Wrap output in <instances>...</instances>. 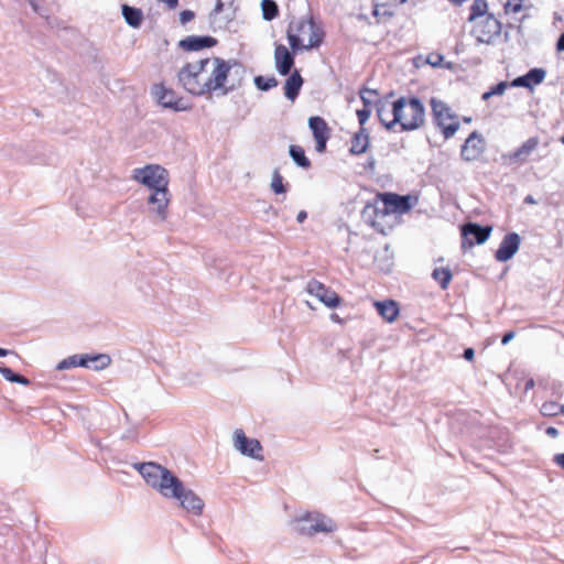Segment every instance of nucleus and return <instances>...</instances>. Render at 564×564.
Returning <instances> with one entry per match:
<instances>
[{
    "label": "nucleus",
    "instance_id": "1",
    "mask_svg": "<svg viewBox=\"0 0 564 564\" xmlns=\"http://www.w3.org/2000/svg\"><path fill=\"white\" fill-rule=\"evenodd\" d=\"M232 68H237L236 73H243L242 65L237 61H225L220 57L203 58L185 64L178 70L177 78L183 88L194 96L212 95L217 90L227 95L237 88L236 84L227 85Z\"/></svg>",
    "mask_w": 564,
    "mask_h": 564
},
{
    "label": "nucleus",
    "instance_id": "2",
    "mask_svg": "<svg viewBox=\"0 0 564 564\" xmlns=\"http://www.w3.org/2000/svg\"><path fill=\"white\" fill-rule=\"evenodd\" d=\"M392 119L387 129L392 130L397 124L400 131H414L425 122V107L417 97H400L392 104Z\"/></svg>",
    "mask_w": 564,
    "mask_h": 564
},
{
    "label": "nucleus",
    "instance_id": "3",
    "mask_svg": "<svg viewBox=\"0 0 564 564\" xmlns=\"http://www.w3.org/2000/svg\"><path fill=\"white\" fill-rule=\"evenodd\" d=\"M133 467L149 486L156 489L165 498L176 496L182 488V481L169 469L156 463H138Z\"/></svg>",
    "mask_w": 564,
    "mask_h": 564
},
{
    "label": "nucleus",
    "instance_id": "4",
    "mask_svg": "<svg viewBox=\"0 0 564 564\" xmlns=\"http://www.w3.org/2000/svg\"><path fill=\"white\" fill-rule=\"evenodd\" d=\"M430 105L434 123L442 129L445 139L452 138L459 129V122L456 120L457 116L443 100L433 97Z\"/></svg>",
    "mask_w": 564,
    "mask_h": 564
},
{
    "label": "nucleus",
    "instance_id": "5",
    "mask_svg": "<svg viewBox=\"0 0 564 564\" xmlns=\"http://www.w3.org/2000/svg\"><path fill=\"white\" fill-rule=\"evenodd\" d=\"M390 216L384 198L380 194L372 202H368L361 210V219L378 232L384 234L383 219Z\"/></svg>",
    "mask_w": 564,
    "mask_h": 564
},
{
    "label": "nucleus",
    "instance_id": "6",
    "mask_svg": "<svg viewBox=\"0 0 564 564\" xmlns=\"http://www.w3.org/2000/svg\"><path fill=\"white\" fill-rule=\"evenodd\" d=\"M133 178L154 191L156 188L167 187V171L160 165H147L133 170Z\"/></svg>",
    "mask_w": 564,
    "mask_h": 564
},
{
    "label": "nucleus",
    "instance_id": "7",
    "mask_svg": "<svg viewBox=\"0 0 564 564\" xmlns=\"http://www.w3.org/2000/svg\"><path fill=\"white\" fill-rule=\"evenodd\" d=\"M336 529L335 523L327 517L316 514L307 516L297 521L296 530L306 535H314L318 532H333Z\"/></svg>",
    "mask_w": 564,
    "mask_h": 564
},
{
    "label": "nucleus",
    "instance_id": "8",
    "mask_svg": "<svg viewBox=\"0 0 564 564\" xmlns=\"http://www.w3.org/2000/svg\"><path fill=\"white\" fill-rule=\"evenodd\" d=\"M474 34L478 42L491 44L501 34V22L492 14H487L482 20L476 22Z\"/></svg>",
    "mask_w": 564,
    "mask_h": 564
},
{
    "label": "nucleus",
    "instance_id": "9",
    "mask_svg": "<svg viewBox=\"0 0 564 564\" xmlns=\"http://www.w3.org/2000/svg\"><path fill=\"white\" fill-rule=\"evenodd\" d=\"M492 228L476 223H467L462 226V247L471 248L475 243L481 245L490 237Z\"/></svg>",
    "mask_w": 564,
    "mask_h": 564
},
{
    "label": "nucleus",
    "instance_id": "10",
    "mask_svg": "<svg viewBox=\"0 0 564 564\" xmlns=\"http://www.w3.org/2000/svg\"><path fill=\"white\" fill-rule=\"evenodd\" d=\"M306 292L315 296L319 302L329 308H335L341 304V297L317 280H311L306 284Z\"/></svg>",
    "mask_w": 564,
    "mask_h": 564
},
{
    "label": "nucleus",
    "instance_id": "11",
    "mask_svg": "<svg viewBox=\"0 0 564 564\" xmlns=\"http://www.w3.org/2000/svg\"><path fill=\"white\" fill-rule=\"evenodd\" d=\"M152 94L156 101L164 108L173 109L174 111H185L189 107L184 104L183 98L178 97L175 91L167 89L164 85H154Z\"/></svg>",
    "mask_w": 564,
    "mask_h": 564
},
{
    "label": "nucleus",
    "instance_id": "12",
    "mask_svg": "<svg viewBox=\"0 0 564 564\" xmlns=\"http://www.w3.org/2000/svg\"><path fill=\"white\" fill-rule=\"evenodd\" d=\"M540 139L538 137H531L514 151L503 154L502 159L510 165H522L529 161L530 156L538 149Z\"/></svg>",
    "mask_w": 564,
    "mask_h": 564
},
{
    "label": "nucleus",
    "instance_id": "13",
    "mask_svg": "<svg viewBox=\"0 0 564 564\" xmlns=\"http://www.w3.org/2000/svg\"><path fill=\"white\" fill-rule=\"evenodd\" d=\"M235 447L245 456L263 460L262 445L256 438H248L242 430L235 431Z\"/></svg>",
    "mask_w": 564,
    "mask_h": 564
},
{
    "label": "nucleus",
    "instance_id": "14",
    "mask_svg": "<svg viewBox=\"0 0 564 564\" xmlns=\"http://www.w3.org/2000/svg\"><path fill=\"white\" fill-rule=\"evenodd\" d=\"M312 29H314L313 21H306L304 19L293 20L289 23L286 36L293 52L304 50V43L300 34H304Z\"/></svg>",
    "mask_w": 564,
    "mask_h": 564
},
{
    "label": "nucleus",
    "instance_id": "15",
    "mask_svg": "<svg viewBox=\"0 0 564 564\" xmlns=\"http://www.w3.org/2000/svg\"><path fill=\"white\" fill-rule=\"evenodd\" d=\"M485 139L478 131H473L460 149V156L466 162L477 160L485 151Z\"/></svg>",
    "mask_w": 564,
    "mask_h": 564
},
{
    "label": "nucleus",
    "instance_id": "16",
    "mask_svg": "<svg viewBox=\"0 0 564 564\" xmlns=\"http://www.w3.org/2000/svg\"><path fill=\"white\" fill-rule=\"evenodd\" d=\"M169 499H176L180 506L188 512L198 516L203 512L204 501L193 490L185 488L182 482V488L176 496H167Z\"/></svg>",
    "mask_w": 564,
    "mask_h": 564
},
{
    "label": "nucleus",
    "instance_id": "17",
    "mask_svg": "<svg viewBox=\"0 0 564 564\" xmlns=\"http://www.w3.org/2000/svg\"><path fill=\"white\" fill-rule=\"evenodd\" d=\"M170 203V192L167 187L156 188L152 191L148 198V204L152 206L150 212L154 214L159 220L163 221L167 217V206Z\"/></svg>",
    "mask_w": 564,
    "mask_h": 564
},
{
    "label": "nucleus",
    "instance_id": "18",
    "mask_svg": "<svg viewBox=\"0 0 564 564\" xmlns=\"http://www.w3.org/2000/svg\"><path fill=\"white\" fill-rule=\"evenodd\" d=\"M520 236L517 232L507 234L495 253V258L500 262H506L510 260L519 250L520 247Z\"/></svg>",
    "mask_w": 564,
    "mask_h": 564
},
{
    "label": "nucleus",
    "instance_id": "19",
    "mask_svg": "<svg viewBox=\"0 0 564 564\" xmlns=\"http://www.w3.org/2000/svg\"><path fill=\"white\" fill-rule=\"evenodd\" d=\"M217 43V39L209 35H189L181 40L178 46L186 52H197L203 48H212Z\"/></svg>",
    "mask_w": 564,
    "mask_h": 564
},
{
    "label": "nucleus",
    "instance_id": "20",
    "mask_svg": "<svg viewBox=\"0 0 564 564\" xmlns=\"http://www.w3.org/2000/svg\"><path fill=\"white\" fill-rule=\"evenodd\" d=\"M294 53L286 48L282 44H278L274 50L275 68L280 75L286 76L291 74V69L294 66Z\"/></svg>",
    "mask_w": 564,
    "mask_h": 564
},
{
    "label": "nucleus",
    "instance_id": "21",
    "mask_svg": "<svg viewBox=\"0 0 564 564\" xmlns=\"http://www.w3.org/2000/svg\"><path fill=\"white\" fill-rule=\"evenodd\" d=\"M380 197L384 198L386 204L389 208L390 215L392 213H406L409 212L413 204L412 197L410 195H398L393 193H383L380 194Z\"/></svg>",
    "mask_w": 564,
    "mask_h": 564
},
{
    "label": "nucleus",
    "instance_id": "22",
    "mask_svg": "<svg viewBox=\"0 0 564 564\" xmlns=\"http://www.w3.org/2000/svg\"><path fill=\"white\" fill-rule=\"evenodd\" d=\"M289 78L285 80L284 85V95L291 101H294L300 94V90L303 86V78L297 69H294L291 74H289Z\"/></svg>",
    "mask_w": 564,
    "mask_h": 564
},
{
    "label": "nucleus",
    "instance_id": "23",
    "mask_svg": "<svg viewBox=\"0 0 564 564\" xmlns=\"http://www.w3.org/2000/svg\"><path fill=\"white\" fill-rule=\"evenodd\" d=\"M369 147V133L365 127H360L351 138V147L349 152L354 155H360L367 151Z\"/></svg>",
    "mask_w": 564,
    "mask_h": 564
},
{
    "label": "nucleus",
    "instance_id": "24",
    "mask_svg": "<svg viewBox=\"0 0 564 564\" xmlns=\"http://www.w3.org/2000/svg\"><path fill=\"white\" fill-rule=\"evenodd\" d=\"M375 306L378 314L387 322H393L399 315L398 304L392 300L376 302Z\"/></svg>",
    "mask_w": 564,
    "mask_h": 564
},
{
    "label": "nucleus",
    "instance_id": "25",
    "mask_svg": "<svg viewBox=\"0 0 564 564\" xmlns=\"http://www.w3.org/2000/svg\"><path fill=\"white\" fill-rule=\"evenodd\" d=\"M308 127L312 130L314 139L329 138V128L322 117H311L308 119Z\"/></svg>",
    "mask_w": 564,
    "mask_h": 564
},
{
    "label": "nucleus",
    "instance_id": "26",
    "mask_svg": "<svg viewBox=\"0 0 564 564\" xmlns=\"http://www.w3.org/2000/svg\"><path fill=\"white\" fill-rule=\"evenodd\" d=\"M88 360L89 359H88L87 354L73 355V356H69V357L63 359L62 361H59L56 368H57V370H66V369H70L74 367L87 368V366H90L88 364Z\"/></svg>",
    "mask_w": 564,
    "mask_h": 564
},
{
    "label": "nucleus",
    "instance_id": "27",
    "mask_svg": "<svg viewBox=\"0 0 564 564\" xmlns=\"http://www.w3.org/2000/svg\"><path fill=\"white\" fill-rule=\"evenodd\" d=\"M122 15L128 25L132 28H139L142 23L143 13L141 9L130 7L128 4L122 6Z\"/></svg>",
    "mask_w": 564,
    "mask_h": 564
},
{
    "label": "nucleus",
    "instance_id": "28",
    "mask_svg": "<svg viewBox=\"0 0 564 564\" xmlns=\"http://www.w3.org/2000/svg\"><path fill=\"white\" fill-rule=\"evenodd\" d=\"M289 153L297 166L302 169H308L311 166V161L305 155V151L302 147L293 144L290 147Z\"/></svg>",
    "mask_w": 564,
    "mask_h": 564
},
{
    "label": "nucleus",
    "instance_id": "29",
    "mask_svg": "<svg viewBox=\"0 0 564 564\" xmlns=\"http://www.w3.org/2000/svg\"><path fill=\"white\" fill-rule=\"evenodd\" d=\"M432 278L438 283L442 290H446L452 281L453 274L449 268H435Z\"/></svg>",
    "mask_w": 564,
    "mask_h": 564
},
{
    "label": "nucleus",
    "instance_id": "30",
    "mask_svg": "<svg viewBox=\"0 0 564 564\" xmlns=\"http://www.w3.org/2000/svg\"><path fill=\"white\" fill-rule=\"evenodd\" d=\"M88 359L90 366H87V368L96 371L104 370L111 364V358L107 354L88 355Z\"/></svg>",
    "mask_w": 564,
    "mask_h": 564
},
{
    "label": "nucleus",
    "instance_id": "31",
    "mask_svg": "<svg viewBox=\"0 0 564 564\" xmlns=\"http://www.w3.org/2000/svg\"><path fill=\"white\" fill-rule=\"evenodd\" d=\"M0 373L3 376V378L10 382H14V383H19V384H22V386H29L30 384V380L22 376V375H19V373H15L12 371V369L6 367V366H0Z\"/></svg>",
    "mask_w": 564,
    "mask_h": 564
},
{
    "label": "nucleus",
    "instance_id": "32",
    "mask_svg": "<svg viewBox=\"0 0 564 564\" xmlns=\"http://www.w3.org/2000/svg\"><path fill=\"white\" fill-rule=\"evenodd\" d=\"M262 15L267 21H271L279 14V7L274 0H262L261 2Z\"/></svg>",
    "mask_w": 564,
    "mask_h": 564
},
{
    "label": "nucleus",
    "instance_id": "33",
    "mask_svg": "<svg viewBox=\"0 0 564 564\" xmlns=\"http://www.w3.org/2000/svg\"><path fill=\"white\" fill-rule=\"evenodd\" d=\"M488 9L486 0H475L470 7V14L468 21H475L478 18H485Z\"/></svg>",
    "mask_w": 564,
    "mask_h": 564
},
{
    "label": "nucleus",
    "instance_id": "34",
    "mask_svg": "<svg viewBox=\"0 0 564 564\" xmlns=\"http://www.w3.org/2000/svg\"><path fill=\"white\" fill-rule=\"evenodd\" d=\"M525 75L527 82L530 84V89L533 88L534 85L541 84L545 76L546 72L543 68L535 67L531 68Z\"/></svg>",
    "mask_w": 564,
    "mask_h": 564
},
{
    "label": "nucleus",
    "instance_id": "35",
    "mask_svg": "<svg viewBox=\"0 0 564 564\" xmlns=\"http://www.w3.org/2000/svg\"><path fill=\"white\" fill-rule=\"evenodd\" d=\"M254 85L259 90L268 91L271 88L278 86V80L275 77H264V76H256L254 77Z\"/></svg>",
    "mask_w": 564,
    "mask_h": 564
},
{
    "label": "nucleus",
    "instance_id": "36",
    "mask_svg": "<svg viewBox=\"0 0 564 564\" xmlns=\"http://www.w3.org/2000/svg\"><path fill=\"white\" fill-rule=\"evenodd\" d=\"M541 413L544 416H554L563 413L562 404L554 401L544 402L541 406Z\"/></svg>",
    "mask_w": 564,
    "mask_h": 564
},
{
    "label": "nucleus",
    "instance_id": "37",
    "mask_svg": "<svg viewBox=\"0 0 564 564\" xmlns=\"http://www.w3.org/2000/svg\"><path fill=\"white\" fill-rule=\"evenodd\" d=\"M271 189L275 194H283L286 192V185L283 183V176L280 174L278 170L273 172Z\"/></svg>",
    "mask_w": 564,
    "mask_h": 564
},
{
    "label": "nucleus",
    "instance_id": "38",
    "mask_svg": "<svg viewBox=\"0 0 564 564\" xmlns=\"http://www.w3.org/2000/svg\"><path fill=\"white\" fill-rule=\"evenodd\" d=\"M31 6L32 10L37 13L41 18H48L51 10L45 4L44 0H26Z\"/></svg>",
    "mask_w": 564,
    "mask_h": 564
},
{
    "label": "nucleus",
    "instance_id": "39",
    "mask_svg": "<svg viewBox=\"0 0 564 564\" xmlns=\"http://www.w3.org/2000/svg\"><path fill=\"white\" fill-rule=\"evenodd\" d=\"M375 106L379 121L387 128V123L390 121L388 120V116L391 110H389L387 104L381 100H378Z\"/></svg>",
    "mask_w": 564,
    "mask_h": 564
},
{
    "label": "nucleus",
    "instance_id": "40",
    "mask_svg": "<svg viewBox=\"0 0 564 564\" xmlns=\"http://www.w3.org/2000/svg\"><path fill=\"white\" fill-rule=\"evenodd\" d=\"M310 32V39L308 43L304 44V50L317 47L322 43V34L318 32V30L314 26V29L308 30Z\"/></svg>",
    "mask_w": 564,
    "mask_h": 564
},
{
    "label": "nucleus",
    "instance_id": "41",
    "mask_svg": "<svg viewBox=\"0 0 564 564\" xmlns=\"http://www.w3.org/2000/svg\"><path fill=\"white\" fill-rule=\"evenodd\" d=\"M371 96L377 97L378 91L376 89H370V88H364L360 91V99L364 104V107H371V104H372V101L370 99Z\"/></svg>",
    "mask_w": 564,
    "mask_h": 564
},
{
    "label": "nucleus",
    "instance_id": "42",
    "mask_svg": "<svg viewBox=\"0 0 564 564\" xmlns=\"http://www.w3.org/2000/svg\"><path fill=\"white\" fill-rule=\"evenodd\" d=\"M224 10V2L221 0H217L216 3H215V7L213 9V11L209 13V21H210V26L213 29V31H216V28L214 26V23H215V19L216 17Z\"/></svg>",
    "mask_w": 564,
    "mask_h": 564
},
{
    "label": "nucleus",
    "instance_id": "43",
    "mask_svg": "<svg viewBox=\"0 0 564 564\" xmlns=\"http://www.w3.org/2000/svg\"><path fill=\"white\" fill-rule=\"evenodd\" d=\"M522 0H508V2L505 4V11L506 12H513L518 13L522 10Z\"/></svg>",
    "mask_w": 564,
    "mask_h": 564
},
{
    "label": "nucleus",
    "instance_id": "44",
    "mask_svg": "<svg viewBox=\"0 0 564 564\" xmlns=\"http://www.w3.org/2000/svg\"><path fill=\"white\" fill-rule=\"evenodd\" d=\"M371 107H364L362 109L357 110V117L360 127H364L367 120L369 119L371 115Z\"/></svg>",
    "mask_w": 564,
    "mask_h": 564
},
{
    "label": "nucleus",
    "instance_id": "45",
    "mask_svg": "<svg viewBox=\"0 0 564 564\" xmlns=\"http://www.w3.org/2000/svg\"><path fill=\"white\" fill-rule=\"evenodd\" d=\"M507 87H508L507 82H500L497 85H495L494 87H491L490 90H491V94H494V96H500L506 91Z\"/></svg>",
    "mask_w": 564,
    "mask_h": 564
},
{
    "label": "nucleus",
    "instance_id": "46",
    "mask_svg": "<svg viewBox=\"0 0 564 564\" xmlns=\"http://www.w3.org/2000/svg\"><path fill=\"white\" fill-rule=\"evenodd\" d=\"M512 87H523L530 89V84L527 82L525 75L519 76L511 82Z\"/></svg>",
    "mask_w": 564,
    "mask_h": 564
},
{
    "label": "nucleus",
    "instance_id": "47",
    "mask_svg": "<svg viewBox=\"0 0 564 564\" xmlns=\"http://www.w3.org/2000/svg\"><path fill=\"white\" fill-rule=\"evenodd\" d=\"M195 18V13L192 10H183L180 13V21L182 24H186Z\"/></svg>",
    "mask_w": 564,
    "mask_h": 564
},
{
    "label": "nucleus",
    "instance_id": "48",
    "mask_svg": "<svg viewBox=\"0 0 564 564\" xmlns=\"http://www.w3.org/2000/svg\"><path fill=\"white\" fill-rule=\"evenodd\" d=\"M329 138H319V139H315V142H316V151L318 153H323L325 152L326 150V143L328 141Z\"/></svg>",
    "mask_w": 564,
    "mask_h": 564
},
{
    "label": "nucleus",
    "instance_id": "49",
    "mask_svg": "<svg viewBox=\"0 0 564 564\" xmlns=\"http://www.w3.org/2000/svg\"><path fill=\"white\" fill-rule=\"evenodd\" d=\"M443 61V56L440 55V54H431L429 57H427V63L433 65V66H438L441 65Z\"/></svg>",
    "mask_w": 564,
    "mask_h": 564
},
{
    "label": "nucleus",
    "instance_id": "50",
    "mask_svg": "<svg viewBox=\"0 0 564 564\" xmlns=\"http://www.w3.org/2000/svg\"><path fill=\"white\" fill-rule=\"evenodd\" d=\"M44 19L46 21L47 26H50L52 29L58 28L61 25V21L57 18L53 17L51 14V12L48 13V18H44Z\"/></svg>",
    "mask_w": 564,
    "mask_h": 564
},
{
    "label": "nucleus",
    "instance_id": "51",
    "mask_svg": "<svg viewBox=\"0 0 564 564\" xmlns=\"http://www.w3.org/2000/svg\"><path fill=\"white\" fill-rule=\"evenodd\" d=\"M514 336H516V333L513 330L507 332L501 338V344L507 345L509 341H511L514 338Z\"/></svg>",
    "mask_w": 564,
    "mask_h": 564
},
{
    "label": "nucleus",
    "instance_id": "52",
    "mask_svg": "<svg viewBox=\"0 0 564 564\" xmlns=\"http://www.w3.org/2000/svg\"><path fill=\"white\" fill-rule=\"evenodd\" d=\"M463 357L468 360V361H471L475 357V351L473 348H466L464 350V354H463Z\"/></svg>",
    "mask_w": 564,
    "mask_h": 564
},
{
    "label": "nucleus",
    "instance_id": "53",
    "mask_svg": "<svg viewBox=\"0 0 564 564\" xmlns=\"http://www.w3.org/2000/svg\"><path fill=\"white\" fill-rule=\"evenodd\" d=\"M553 462L564 469V453L556 454L553 458Z\"/></svg>",
    "mask_w": 564,
    "mask_h": 564
},
{
    "label": "nucleus",
    "instance_id": "54",
    "mask_svg": "<svg viewBox=\"0 0 564 564\" xmlns=\"http://www.w3.org/2000/svg\"><path fill=\"white\" fill-rule=\"evenodd\" d=\"M556 48L558 51H564V32L560 35V37L557 40Z\"/></svg>",
    "mask_w": 564,
    "mask_h": 564
},
{
    "label": "nucleus",
    "instance_id": "55",
    "mask_svg": "<svg viewBox=\"0 0 564 564\" xmlns=\"http://www.w3.org/2000/svg\"><path fill=\"white\" fill-rule=\"evenodd\" d=\"M307 218V213L305 210H301L297 216L296 220L297 223L302 224Z\"/></svg>",
    "mask_w": 564,
    "mask_h": 564
},
{
    "label": "nucleus",
    "instance_id": "56",
    "mask_svg": "<svg viewBox=\"0 0 564 564\" xmlns=\"http://www.w3.org/2000/svg\"><path fill=\"white\" fill-rule=\"evenodd\" d=\"M546 434H547V435H550V436H552V437H556V436H557V434H558V431H557V429H555V427H553V426H549V427L546 429Z\"/></svg>",
    "mask_w": 564,
    "mask_h": 564
},
{
    "label": "nucleus",
    "instance_id": "57",
    "mask_svg": "<svg viewBox=\"0 0 564 564\" xmlns=\"http://www.w3.org/2000/svg\"><path fill=\"white\" fill-rule=\"evenodd\" d=\"M122 438H124V440H135V435L133 434V432L128 431L127 433H124L122 435Z\"/></svg>",
    "mask_w": 564,
    "mask_h": 564
},
{
    "label": "nucleus",
    "instance_id": "58",
    "mask_svg": "<svg viewBox=\"0 0 564 564\" xmlns=\"http://www.w3.org/2000/svg\"><path fill=\"white\" fill-rule=\"evenodd\" d=\"M330 319L335 323H338V324H341L343 323V319L336 314V313H333L330 315Z\"/></svg>",
    "mask_w": 564,
    "mask_h": 564
},
{
    "label": "nucleus",
    "instance_id": "59",
    "mask_svg": "<svg viewBox=\"0 0 564 564\" xmlns=\"http://www.w3.org/2000/svg\"><path fill=\"white\" fill-rule=\"evenodd\" d=\"M524 203L525 204H535V199L533 198V196L531 195H528L525 198H524Z\"/></svg>",
    "mask_w": 564,
    "mask_h": 564
},
{
    "label": "nucleus",
    "instance_id": "60",
    "mask_svg": "<svg viewBox=\"0 0 564 564\" xmlns=\"http://www.w3.org/2000/svg\"><path fill=\"white\" fill-rule=\"evenodd\" d=\"M492 96H494V94H491V90H488V91L482 94L481 99L482 100H488Z\"/></svg>",
    "mask_w": 564,
    "mask_h": 564
},
{
    "label": "nucleus",
    "instance_id": "61",
    "mask_svg": "<svg viewBox=\"0 0 564 564\" xmlns=\"http://www.w3.org/2000/svg\"><path fill=\"white\" fill-rule=\"evenodd\" d=\"M375 165H376V161H375V159H373V158H370V159L368 160V166H369V169H370V170H373V169H375Z\"/></svg>",
    "mask_w": 564,
    "mask_h": 564
},
{
    "label": "nucleus",
    "instance_id": "62",
    "mask_svg": "<svg viewBox=\"0 0 564 564\" xmlns=\"http://www.w3.org/2000/svg\"><path fill=\"white\" fill-rule=\"evenodd\" d=\"M533 386H534L533 379L528 380L525 382V390H529V389L533 388Z\"/></svg>",
    "mask_w": 564,
    "mask_h": 564
},
{
    "label": "nucleus",
    "instance_id": "63",
    "mask_svg": "<svg viewBox=\"0 0 564 564\" xmlns=\"http://www.w3.org/2000/svg\"><path fill=\"white\" fill-rule=\"evenodd\" d=\"M9 354V350L0 348V357H4Z\"/></svg>",
    "mask_w": 564,
    "mask_h": 564
},
{
    "label": "nucleus",
    "instance_id": "64",
    "mask_svg": "<svg viewBox=\"0 0 564 564\" xmlns=\"http://www.w3.org/2000/svg\"><path fill=\"white\" fill-rule=\"evenodd\" d=\"M463 121L466 122V123H469V122H471V118L470 117H463Z\"/></svg>",
    "mask_w": 564,
    "mask_h": 564
}]
</instances>
